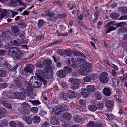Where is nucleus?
<instances>
[{"mask_svg": "<svg viewBox=\"0 0 127 127\" xmlns=\"http://www.w3.org/2000/svg\"><path fill=\"white\" fill-rule=\"evenodd\" d=\"M77 60L78 62L84 64L80 65L81 68L78 71L80 74L82 75H85L88 72L91 71V67L92 66V64L91 63L87 62L84 58H78Z\"/></svg>", "mask_w": 127, "mask_h": 127, "instance_id": "obj_1", "label": "nucleus"}, {"mask_svg": "<svg viewBox=\"0 0 127 127\" xmlns=\"http://www.w3.org/2000/svg\"><path fill=\"white\" fill-rule=\"evenodd\" d=\"M121 22L116 23V22L112 21L109 22L107 24V26L108 29L106 31L105 34L109 33L110 32L115 30L117 28L122 26Z\"/></svg>", "mask_w": 127, "mask_h": 127, "instance_id": "obj_2", "label": "nucleus"}, {"mask_svg": "<svg viewBox=\"0 0 127 127\" xmlns=\"http://www.w3.org/2000/svg\"><path fill=\"white\" fill-rule=\"evenodd\" d=\"M69 82L71 83L70 88L73 90L78 89L80 86V82L78 79L71 78L69 79Z\"/></svg>", "mask_w": 127, "mask_h": 127, "instance_id": "obj_3", "label": "nucleus"}, {"mask_svg": "<svg viewBox=\"0 0 127 127\" xmlns=\"http://www.w3.org/2000/svg\"><path fill=\"white\" fill-rule=\"evenodd\" d=\"M22 84V82L20 79L17 78L14 79L13 82L10 84L9 87L12 89H15L20 88Z\"/></svg>", "mask_w": 127, "mask_h": 127, "instance_id": "obj_4", "label": "nucleus"}, {"mask_svg": "<svg viewBox=\"0 0 127 127\" xmlns=\"http://www.w3.org/2000/svg\"><path fill=\"white\" fill-rule=\"evenodd\" d=\"M31 108L30 105L27 103L24 102L22 105L20 112L22 114L27 115L30 113L29 109Z\"/></svg>", "mask_w": 127, "mask_h": 127, "instance_id": "obj_5", "label": "nucleus"}, {"mask_svg": "<svg viewBox=\"0 0 127 127\" xmlns=\"http://www.w3.org/2000/svg\"><path fill=\"white\" fill-rule=\"evenodd\" d=\"M9 56H20V50L17 47H12L10 48L8 51Z\"/></svg>", "mask_w": 127, "mask_h": 127, "instance_id": "obj_6", "label": "nucleus"}, {"mask_svg": "<svg viewBox=\"0 0 127 127\" xmlns=\"http://www.w3.org/2000/svg\"><path fill=\"white\" fill-rule=\"evenodd\" d=\"M64 54L66 56H71L72 53V51L69 49H66L63 51ZM74 56H85L77 50H74L72 52Z\"/></svg>", "mask_w": 127, "mask_h": 127, "instance_id": "obj_7", "label": "nucleus"}, {"mask_svg": "<svg viewBox=\"0 0 127 127\" xmlns=\"http://www.w3.org/2000/svg\"><path fill=\"white\" fill-rule=\"evenodd\" d=\"M67 105H64L63 106L57 105L55 106L53 109V112L57 114H59L63 111L66 110Z\"/></svg>", "mask_w": 127, "mask_h": 127, "instance_id": "obj_8", "label": "nucleus"}, {"mask_svg": "<svg viewBox=\"0 0 127 127\" xmlns=\"http://www.w3.org/2000/svg\"><path fill=\"white\" fill-rule=\"evenodd\" d=\"M100 81L104 83H107L108 81V75L107 72H103L100 75Z\"/></svg>", "mask_w": 127, "mask_h": 127, "instance_id": "obj_9", "label": "nucleus"}, {"mask_svg": "<svg viewBox=\"0 0 127 127\" xmlns=\"http://www.w3.org/2000/svg\"><path fill=\"white\" fill-rule=\"evenodd\" d=\"M11 33L8 30L6 29V30L2 32V34L0 35L2 37L3 40L6 39H8L10 38Z\"/></svg>", "mask_w": 127, "mask_h": 127, "instance_id": "obj_10", "label": "nucleus"}, {"mask_svg": "<svg viewBox=\"0 0 127 127\" xmlns=\"http://www.w3.org/2000/svg\"><path fill=\"white\" fill-rule=\"evenodd\" d=\"M13 35L15 36L19 35L20 29L17 26H14L11 28Z\"/></svg>", "mask_w": 127, "mask_h": 127, "instance_id": "obj_11", "label": "nucleus"}, {"mask_svg": "<svg viewBox=\"0 0 127 127\" xmlns=\"http://www.w3.org/2000/svg\"><path fill=\"white\" fill-rule=\"evenodd\" d=\"M34 69V67L33 65L28 64L26 65V67L24 68V70L25 72L32 73Z\"/></svg>", "mask_w": 127, "mask_h": 127, "instance_id": "obj_12", "label": "nucleus"}, {"mask_svg": "<svg viewBox=\"0 0 127 127\" xmlns=\"http://www.w3.org/2000/svg\"><path fill=\"white\" fill-rule=\"evenodd\" d=\"M57 76L61 78L65 77L66 75V72L64 70H60L57 72Z\"/></svg>", "mask_w": 127, "mask_h": 127, "instance_id": "obj_13", "label": "nucleus"}, {"mask_svg": "<svg viewBox=\"0 0 127 127\" xmlns=\"http://www.w3.org/2000/svg\"><path fill=\"white\" fill-rule=\"evenodd\" d=\"M17 26L21 29H24L26 28L27 24L24 20L20 19L17 24Z\"/></svg>", "mask_w": 127, "mask_h": 127, "instance_id": "obj_14", "label": "nucleus"}, {"mask_svg": "<svg viewBox=\"0 0 127 127\" xmlns=\"http://www.w3.org/2000/svg\"><path fill=\"white\" fill-rule=\"evenodd\" d=\"M68 96L71 98H75L77 95V93L75 91L69 90L67 93Z\"/></svg>", "mask_w": 127, "mask_h": 127, "instance_id": "obj_15", "label": "nucleus"}, {"mask_svg": "<svg viewBox=\"0 0 127 127\" xmlns=\"http://www.w3.org/2000/svg\"><path fill=\"white\" fill-rule=\"evenodd\" d=\"M71 114L68 113L66 112L64 113L63 115V119L66 121L70 120L71 118Z\"/></svg>", "mask_w": 127, "mask_h": 127, "instance_id": "obj_16", "label": "nucleus"}, {"mask_svg": "<svg viewBox=\"0 0 127 127\" xmlns=\"http://www.w3.org/2000/svg\"><path fill=\"white\" fill-rule=\"evenodd\" d=\"M83 90L81 92L82 96L85 98H87L90 95V93L87 89L85 88L83 89Z\"/></svg>", "mask_w": 127, "mask_h": 127, "instance_id": "obj_17", "label": "nucleus"}, {"mask_svg": "<svg viewBox=\"0 0 127 127\" xmlns=\"http://www.w3.org/2000/svg\"><path fill=\"white\" fill-rule=\"evenodd\" d=\"M0 67H5L8 69H10L11 67L10 64L6 61H4V63L1 62L0 64Z\"/></svg>", "mask_w": 127, "mask_h": 127, "instance_id": "obj_18", "label": "nucleus"}, {"mask_svg": "<svg viewBox=\"0 0 127 127\" xmlns=\"http://www.w3.org/2000/svg\"><path fill=\"white\" fill-rule=\"evenodd\" d=\"M119 11L122 15H125L127 12V9L125 7H120L118 9Z\"/></svg>", "mask_w": 127, "mask_h": 127, "instance_id": "obj_19", "label": "nucleus"}, {"mask_svg": "<svg viewBox=\"0 0 127 127\" xmlns=\"http://www.w3.org/2000/svg\"><path fill=\"white\" fill-rule=\"evenodd\" d=\"M50 122L51 124L54 125H57L59 123V121L57 118H55L51 119Z\"/></svg>", "mask_w": 127, "mask_h": 127, "instance_id": "obj_20", "label": "nucleus"}, {"mask_svg": "<svg viewBox=\"0 0 127 127\" xmlns=\"http://www.w3.org/2000/svg\"><path fill=\"white\" fill-rule=\"evenodd\" d=\"M43 63L44 66H51L52 65V61L49 59H47L44 60L43 61Z\"/></svg>", "mask_w": 127, "mask_h": 127, "instance_id": "obj_21", "label": "nucleus"}, {"mask_svg": "<svg viewBox=\"0 0 127 127\" xmlns=\"http://www.w3.org/2000/svg\"><path fill=\"white\" fill-rule=\"evenodd\" d=\"M94 19L93 21V22L95 24L96 23L98 18L99 16V12L97 11H95L94 14Z\"/></svg>", "mask_w": 127, "mask_h": 127, "instance_id": "obj_22", "label": "nucleus"}, {"mask_svg": "<svg viewBox=\"0 0 127 127\" xmlns=\"http://www.w3.org/2000/svg\"><path fill=\"white\" fill-rule=\"evenodd\" d=\"M87 89L89 92L93 93L95 91L96 88L94 86L88 85L86 87Z\"/></svg>", "mask_w": 127, "mask_h": 127, "instance_id": "obj_23", "label": "nucleus"}, {"mask_svg": "<svg viewBox=\"0 0 127 127\" xmlns=\"http://www.w3.org/2000/svg\"><path fill=\"white\" fill-rule=\"evenodd\" d=\"M104 95L106 96H109L111 94V91L110 89L108 88H105L103 90Z\"/></svg>", "mask_w": 127, "mask_h": 127, "instance_id": "obj_24", "label": "nucleus"}, {"mask_svg": "<svg viewBox=\"0 0 127 127\" xmlns=\"http://www.w3.org/2000/svg\"><path fill=\"white\" fill-rule=\"evenodd\" d=\"M113 105V102L112 101L107 100L105 103L106 106L107 108H111Z\"/></svg>", "mask_w": 127, "mask_h": 127, "instance_id": "obj_25", "label": "nucleus"}, {"mask_svg": "<svg viewBox=\"0 0 127 127\" xmlns=\"http://www.w3.org/2000/svg\"><path fill=\"white\" fill-rule=\"evenodd\" d=\"M11 43L13 45L17 46H20L21 44V42L19 41V40L18 39L12 40Z\"/></svg>", "mask_w": 127, "mask_h": 127, "instance_id": "obj_26", "label": "nucleus"}, {"mask_svg": "<svg viewBox=\"0 0 127 127\" xmlns=\"http://www.w3.org/2000/svg\"><path fill=\"white\" fill-rule=\"evenodd\" d=\"M32 121L35 123L37 124L40 122L41 119L39 116H35L33 117Z\"/></svg>", "mask_w": 127, "mask_h": 127, "instance_id": "obj_27", "label": "nucleus"}, {"mask_svg": "<svg viewBox=\"0 0 127 127\" xmlns=\"http://www.w3.org/2000/svg\"><path fill=\"white\" fill-rule=\"evenodd\" d=\"M74 121L77 123L81 122L82 120V117L79 116H75L73 117Z\"/></svg>", "mask_w": 127, "mask_h": 127, "instance_id": "obj_28", "label": "nucleus"}, {"mask_svg": "<svg viewBox=\"0 0 127 127\" xmlns=\"http://www.w3.org/2000/svg\"><path fill=\"white\" fill-rule=\"evenodd\" d=\"M63 69L65 72H66V73H67V74L71 73L73 71L72 68L68 66L64 67Z\"/></svg>", "mask_w": 127, "mask_h": 127, "instance_id": "obj_29", "label": "nucleus"}, {"mask_svg": "<svg viewBox=\"0 0 127 127\" xmlns=\"http://www.w3.org/2000/svg\"><path fill=\"white\" fill-rule=\"evenodd\" d=\"M95 95V96L96 99L98 100H100L102 98V95L98 91H96L94 93Z\"/></svg>", "mask_w": 127, "mask_h": 127, "instance_id": "obj_30", "label": "nucleus"}, {"mask_svg": "<svg viewBox=\"0 0 127 127\" xmlns=\"http://www.w3.org/2000/svg\"><path fill=\"white\" fill-rule=\"evenodd\" d=\"M88 108L90 110L94 112L97 110V107L96 106L94 105H91L88 106Z\"/></svg>", "mask_w": 127, "mask_h": 127, "instance_id": "obj_31", "label": "nucleus"}, {"mask_svg": "<svg viewBox=\"0 0 127 127\" xmlns=\"http://www.w3.org/2000/svg\"><path fill=\"white\" fill-rule=\"evenodd\" d=\"M120 16L119 14L115 12H112L110 14V16L113 19H117Z\"/></svg>", "mask_w": 127, "mask_h": 127, "instance_id": "obj_32", "label": "nucleus"}, {"mask_svg": "<svg viewBox=\"0 0 127 127\" xmlns=\"http://www.w3.org/2000/svg\"><path fill=\"white\" fill-rule=\"evenodd\" d=\"M8 124V122L5 119H3L0 122V127H4L7 126Z\"/></svg>", "mask_w": 127, "mask_h": 127, "instance_id": "obj_33", "label": "nucleus"}, {"mask_svg": "<svg viewBox=\"0 0 127 127\" xmlns=\"http://www.w3.org/2000/svg\"><path fill=\"white\" fill-rule=\"evenodd\" d=\"M59 97L65 100H67L68 99V96L64 92L61 93L60 94Z\"/></svg>", "mask_w": 127, "mask_h": 127, "instance_id": "obj_34", "label": "nucleus"}, {"mask_svg": "<svg viewBox=\"0 0 127 127\" xmlns=\"http://www.w3.org/2000/svg\"><path fill=\"white\" fill-rule=\"evenodd\" d=\"M44 74V73L43 72V70H37V73H36V75L39 78L43 76Z\"/></svg>", "mask_w": 127, "mask_h": 127, "instance_id": "obj_35", "label": "nucleus"}, {"mask_svg": "<svg viewBox=\"0 0 127 127\" xmlns=\"http://www.w3.org/2000/svg\"><path fill=\"white\" fill-rule=\"evenodd\" d=\"M45 22L44 20L42 19L39 20L38 23V26L39 28H41L42 27L45 23Z\"/></svg>", "mask_w": 127, "mask_h": 127, "instance_id": "obj_36", "label": "nucleus"}, {"mask_svg": "<svg viewBox=\"0 0 127 127\" xmlns=\"http://www.w3.org/2000/svg\"><path fill=\"white\" fill-rule=\"evenodd\" d=\"M26 90H24V92H22L21 93L20 96V98H19V99L24 100L26 98V97L25 95H26V94L27 93L26 92Z\"/></svg>", "mask_w": 127, "mask_h": 127, "instance_id": "obj_37", "label": "nucleus"}, {"mask_svg": "<svg viewBox=\"0 0 127 127\" xmlns=\"http://www.w3.org/2000/svg\"><path fill=\"white\" fill-rule=\"evenodd\" d=\"M3 106L6 107L11 109L12 108V105L8 102L6 101H3L2 102Z\"/></svg>", "mask_w": 127, "mask_h": 127, "instance_id": "obj_38", "label": "nucleus"}, {"mask_svg": "<svg viewBox=\"0 0 127 127\" xmlns=\"http://www.w3.org/2000/svg\"><path fill=\"white\" fill-rule=\"evenodd\" d=\"M41 85V82L36 81L33 82L32 85V87L35 88H38L40 87Z\"/></svg>", "mask_w": 127, "mask_h": 127, "instance_id": "obj_39", "label": "nucleus"}, {"mask_svg": "<svg viewBox=\"0 0 127 127\" xmlns=\"http://www.w3.org/2000/svg\"><path fill=\"white\" fill-rule=\"evenodd\" d=\"M23 120L28 124H31L32 123L31 119L28 117L25 116L23 118Z\"/></svg>", "mask_w": 127, "mask_h": 127, "instance_id": "obj_40", "label": "nucleus"}, {"mask_svg": "<svg viewBox=\"0 0 127 127\" xmlns=\"http://www.w3.org/2000/svg\"><path fill=\"white\" fill-rule=\"evenodd\" d=\"M6 113V109L3 108H0V116H3L5 115Z\"/></svg>", "mask_w": 127, "mask_h": 127, "instance_id": "obj_41", "label": "nucleus"}, {"mask_svg": "<svg viewBox=\"0 0 127 127\" xmlns=\"http://www.w3.org/2000/svg\"><path fill=\"white\" fill-rule=\"evenodd\" d=\"M35 65L37 67L40 68H43L44 67L43 62V63L40 61L37 62Z\"/></svg>", "mask_w": 127, "mask_h": 127, "instance_id": "obj_42", "label": "nucleus"}, {"mask_svg": "<svg viewBox=\"0 0 127 127\" xmlns=\"http://www.w3.org/2000/svg\"><path fill=\"white\" fill-rule=\"evenodd\" d=\"M44 70L46 73H49L52 71V67L51 66H46L44 68Z\"/></svg>", "mask_w": 127, "mask_h": 127, "instance_id": "obj_43", "label": "nucleus"}, {"mask_svg": "<svg viewBox=\"0 0 127 127\" xmlns=\"http://www.w3.org/2000/svg\"><path fill=\"white\" fill-rule=\"evenodd\" d=\"M9 3L12 6H16L17 5V1L15 0H10L9 2Z\"/></svg>", "mask_w": 127, "mask_h": 127, "instance_id": "obj_44", "label": "nucleus"}, {"mask_svg": "<svg viewBox=\"0 0 127 127\" xmlns=\"http://www.w3.org/2000/svg\"><path fill=\"white\" fill-rule=\"evenodd\" d=\"M30 102L32 103L33 105L37 106L41 104L40 102L38 100H30Z\"/></svg>", "mask_w": 127, "mask_h": 127, "instance_id": "obj_45", "label": "nucleus"}, {"mask_svg": "<svg viewBox=\"0 0 127 127\" xmlns=\"http://www.w3.org/2000/svg\"><path fill=\"white\" fill-rule=\"evenodd\" d=\"M25 84L26 88L28 90H30V88H32V84H31V83H29L28 81L25 82Z\"/></svg>", "mask_w": 127, "mask_h": 127, "instance_id": "obj_46", "label": "nucleus"}, {"mask_svg": "<svg viewBox=\"0 0 127 127\" xmlns=\"http://www.w3.org/2000/svg\"><path fill=\"white\" fill-rule=\"evenodd\" d=\"M7 73V71L5 70H0V76L3 77H5Z\"/></svg>", "mask_w": 127, "mask_h": 127, "instance_id": "obj_47", "label": "nucleus"}, {"mask_svg": "<svg viewBox=\"0 0 127 127\" xmlns=\"http://www.w3.org/2000/svg\"><path fill=\"white\" fill-rule=\"evenodd\" d=\"M89 9L84 10H83L84 14L85 17L86 18L89 17V16L90 13L89 12Z\"/></svg>", "mask_w": 127, "mask_h": 127, "instance_id": "obj_48", "label": "nucleus"}, {"mask_svg": "<svg viewBox=\"0 0 127 127\" xmlns=\"http://www.w3.org/2000/svg\"><path fill=\"white\" fill-rule=\"evenodd\" d=\"M112 80L114 85L117 86L118 85L119 82L117 79L115 78H113L112 79Z\"/></svg>", "mask_w": 127, "mask_h": 127, "instance_id": "obj_49", "label": "nucleus"}, {"mask_svg": "<svg viewBox=\"0 0 127 127\" xmlns=\"http://www.w3.org/2000/svg\"><path fill=\"white\" fill-rule=\"evenodd\" d=\"M21 93H19L18 92H14L13 94L14 97L16 98L19 99Z\"/></svg>", "mask_w": 127, "mask_h": 127, "instance_id": "obj_50", "label": "nucleus"}, {"mask_svg": "<svg viewBox=\"0 0 127 127\" xmlns=\"http://www.w3.org/2000/svg\"><path fill=\"white\" fill-rule=\"evenodd\" d=\"M49 123L47 121H46L43 122L41 124V126L42 127H48Z\"/></svg>", "mask_w": 127, "mask_h": 127, "instance_id": "obj_51", "label": "nucleus"}, {"mask_svg": "<svg viewBox=\"0 0 127 127\" xmlns=\"http://www.w3.org/2000/svg\"><path fill=\"white\" fill-rule=\"evenodd\" d=\"M30 111L32 112L36 113L38 112V110L37 107H33L30 109Z\"/></svg>", "mask_w": 127, "mask_h": 127, "instance_id": "obj_52", "label": "nucleus"}, {"mask_svg": "<svg viewBox=\"0 0 127 127\" xmlns=\"http://www.w3.org/2000/svg\"><path fill=\"white\" fill-rule=\"evenodd\" d=\"M98 75L97 74H92L91 76V79L92 80L96 79L97 78Z\"/></svg>", "mask_w": 127, "mask_h": 127, "instance_id": "obj_53", "label": "nucleus"}, {"mask_svg": "<svg viewBox=\"0 0 127 127\" xmlns=\"http://www.w3.org/2000/svg\"><path fill=\"white\" fill-rule=\"evenodd\" d=\"M67 14L65 13H64L61 14H59L58 15H57V17L58 18H65L67 16Z\"/></svg>", "mask_w": 127, "mask_h": 127, "instance_id": "obj_54", "label": "nucleus"}, {"mask_svg": "<svg viewBox=\"0 0 127 127\" xmlns=\"http://www.w3.org/2000/svg\"><path fill=\"white\" fill-rule=\"evenodd\" d=\"M94 122L93 121L89 122L87 124V127H93L95 124Z\"/></svg>", "mask_w": 127, "mask_h": 127, "instance_id": "obj_55", "label": "nucleus"}, {"mask_svg": "<svg viewBox=\"0 0 127 127\" xmlns=\"http://www.w3.org/2000/svg\"><path fill=\"white\" fill-rule=\"evenodd\" d=\"M102 125L101 123L98 122L95 123L93 127H102Z\"/></svg>", "mask_w": 127, "mask_h": 127, "instance_id": "obj_56", "label": "nucleus"}, {"mask_svg": "<svg viewBox=\"0 0 127 127\" xmlns=\"http://www.w3.org/2000/svg\"><path fill=\"white\" fill-rule=\"evenodd\" d=\"M84 80L86 82H89L92 80L91 77L86 76L84 77Z\"/></svg>", "mask_w": 127, "mask_h": 127, "instance_id": "obj_57", "label": "nucleus"}, {"mask_svg": "<svg viewBox=\"0 0 127 127\" xmlns=\"http://www.w3.org/2000/svg\"><path fill=\"white\" fill-rule=\"evenodd\" d=\"M10 11L12 14L11 17L12 18H13L15 16L17 15L18 14V13L17 12L14 11L12 10H11Z\"/></svg>", "mask_w": 127, "mask_h": 127, "instance_id": "obj_58", "label": "nucleus"}, {"mask_svg": "<svg viewBox=\"0 0 127 127\" xmlns=\"http://www.w3.org/2000/svg\"><path fill=\"white\" fill-rule=\"evenodd\" d=\"M104 106V105L102 103H99L97 105V106L98 107V108L102 109Z\"/></svg>", "mask_w": 127, "mask_h": 127, "instance_id": "obj_59", "label": "nucleus"}, {"mask_svg": "<svg viewBox=\"0 0 127 127\" xmlns=\"http://www.w3.org/2000/svg\"><path fill=\"white\" fill-rule=\"evenodd\" d=\"M7 11L5 9L3 10V11H2V13H1V16L2 17H4L5 16L7 15Z\"/></svg>", "mask_w": 127, "mask_h": 127, "instance_id": "obj_60", "label": "nucleus"}, {"mask_svg": "<svg viewBox=\"0 0 127 127\" xmlns=\"http://www.w3.org/2000/svg\"><path fill=\"white\" fill-rule=\"evenodd\" d=\"M55 15V13L53 12H48L47 13V16L49 17H53Z\"/></svg>", "mask_w": 127, "mask_h": 127, "instance_id": "obj_61", "label": "nucleus"}, {"mask_svg": "<svg viewBox=\"0 0 127 127\" xmlns=\"http://www.w3.org/2000/svg\"><path fill=\"white\" fill-rule=\"evenodd\" d=\"M43 37H44L43 36H42L41 35H39L37 36L36 37V40L37 41H38L41 40Z\"/></svg>", "mask_w": 127, "mask_h": 127, "instance_id": "obj_62", "label": "nucleus"}, {"mask_svg": "<svg viewBox=\"0 0 127 127\" xmlns=\"http://www.w3.org/2000/svg\"><path fill=\"white\" fill-rule=\"evenodd\" d=\"M9 125L11 127H16V124L15 122L13 121H11L9 123Z\"/></svg>", "mask_w": 127, "mask_h": 127, "instance_id": "obj_63", "label": "nucleus"}, {"mask_svg": "<svg viewBox=\"0 0 127 127\" xmlns=\"http://www.w3.org/2000/svg\"><path fill=\"white\" fill-rule=\"evenodd\" d=\"M119 20L127 19V15L121 16L118 19Z\"/></svg>", "mask_w": 127, "mask_h": 127, "instance_id": "obj_64", "label": "nucleus"}]
</instances>
